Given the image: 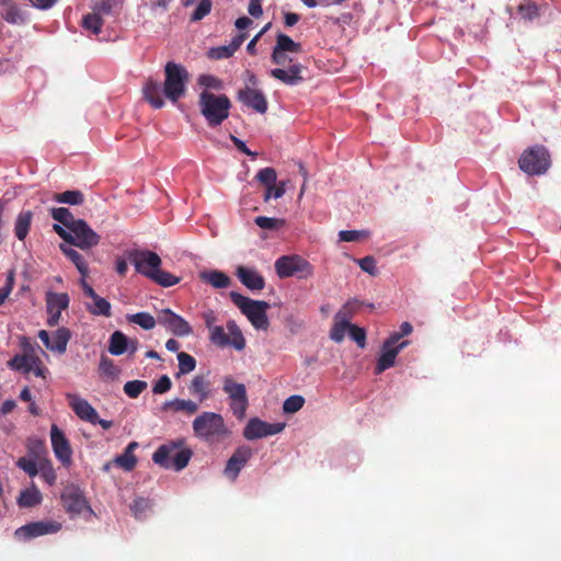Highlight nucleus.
I'll use <instances>...</instances> for the list:
<instances>
[{
  "mask_svg": "<svg viewBox=\"0 0 561 561\" xmlns=\"http://www.w3.org/2000/svg\"><path fill=\"white\" fill-rule=\"evenodd\" d=\"M69 230L73 236L71 244L82 250L91 249L100 242V236L83 219L73 222Z\"/></svg>",
  "mask_w": 561,
  "mask_h": 561,
  "instance_id": "nucleus-13",
  "label": "nucleus"
},
{
  "mask_svg": "<svg viewBox=\"0 0 561 561\" xmlns=\"http://www.w3.org/2000/svg\"><path fill=\"white\" fill-rule=\"evenodd\" d=\"M67 400L78 417L89 423L96 420V410L85 399L75 393H68Z\"/></svg>",
  "mask_w": 561,
  "mask_h": 561,
  "instance_id": "nucleus-22",
  "label": "nucleus"
},
{
  "mask_svg": "<svg viewBox=\"0 0 561 561\" xmlns=\"http://www.w3.org/2000/svg\"><path fill=\"white\" fill-rule=\"evenodd\" d=\"M227 330H228L229 335H231V337H232V340H230V342L234 346V348H237L239 351L243 350L245 343H244L243 335H242L239 327L237 325V323L232 320L228 321Z\"/></svg>",
  "mask_w": 561,
  "mask_h": 561,
  "instance_id": "nucleus-44",
  "label": "nucleus"
},
{
  "mask_svg": "<svg viewBox=\"0 0 561 561\" xmlns=\"http://www.w3.org/2000/svg\"><path fill=\"white\" fill-rule=\"evenodd\" d=\"M171 0H148V4L153 11L164 12L168 9Z\"/></svg>",
  "mask_w": 561,
  "mask_h": 561,
  "instance_id": "nucleus-63",
  "label": "nucleus"
},
{
  "mask_svg": "<svg viewBox=\"0 0 561 561\" xmlns=\"http://www.w3.org/2000/svg\"><path fill=\"white\" fill-rule=\"evenodd\" d=\"M256 226L261 229L274 230L283 226L284 221L277 218H271L265 216H259L254 219Z\"/></svg>",
  "mask_w": 561,
  "mask_h": 561,
  "instance_id": "nucleus-51",
  "label": "nucleus"
},
{
  "mask_svg": "<svg viewBox=\"0 0 561 561\" xmlns=\"http://www.w3.org/2000/svg\"><path fill=\"white\" fill-rule=\"evenodd\" d=\"M255 178L266 186L264 201H270L272 198L273 184H275L277 180L276 171L273 168H264L257 172Z\"/></svg>",
  "mask_w": 561,
  "mask_h": 561,
  "instance_id": "nucleus-32",
  "label": "nucleus"
},
{
  "mask_svg": "<svg viewBox=\"0 0 561 561\" xmlns=\"http://www.w3.org/2000/svg\"><path fill=\"white\" fill-rule=\"evenodd\" d=\"M301 70L302 66L300 64H291L271 70V76L287 85H297L302 81Z\"/></svg>",
  "mask_w": 561,
  "mask_h": 561,
  "instance_id": "nucleus-24",
  "label": "nucleus"
},
{
  "mask_svg": "<svg viewBox=\"0 0 561 561\" xmlns=\"http://www.w3.org/2000/svg\"><path fill=\"white\" fill-rule=\"evenodd\" d=\"M38 337L47 350L61 355L67 351L71 333L69 329L61 327L51 334L46 330H41L38 332Z\"/></svg>",
  "mask_w": 561,
  "mask_h": 561,
  "instance_id": "nucleus-14",
  "label": "nucleus"
},
{
  "mask_svg": "<svg viewBox=\"0 0 561 561\" xmlns=\"http://www.w3.org/2000/svg\"><path fill=\"white\" fill-rule=\"evenodd\" d=\"M32 5L39 10H48L50 9L57 0H28Z\"/></svg>",
  "mask_w": 561,
  "mask_h": 561,
  "instance_id": "nucleus-64",
  "label": "nucleus"
},
{
  "mask_svg": "<svg viewBox=\"0 0 561 561\" xmlns=\"http://www.w3.org/2000/svg\"><path fill=\"white\" fill-rule=\"evenodd\" d=\"M541 8L530 0L525 1L518 7V12L524 20L533 21L540 15Z\"/></svg>",
  "mask_w": 561,
  "mask_h": 561,
  "instance_id": "nucleus-43",
  "label": "nucleus"
},
{
  "mask_svg": "<svg viewBox=\"0 0 561 561\" xmlns=\"http://www.w3.org/2000/svg\"><path fill=\"white\" fill-rule=\"evenodd\" d=\"M285 423H267L259 417H252L243 430V436L248 440H254L283 432Z\"/></svg>",
  "mask_w": 561,
  "mask_h": 561,
  "instance_id": "nucleus-12",
  "label": "nucleus"
},
{
  "mask_svg": "<svg viewBox=\"0 0 561 561\" xmlns=\"http://www.w3.org/2000/svg\"><path fill=\"white\" fill-rule=\"evenodd\" d=\"M62 502L66 510L76 515L92 514L84 495L78 489H69L62 494Z\"/></svg>",
  "mask_w": 561,
  "mask_h": 561,
  "instance_id": "nucleus-20",
  "label": "nucleus"
},
{
  "mask_svg": "<svg viewBox=\"0 0 561 561\" xmlns=\"http://www.w3.org/2000/svg\"><path fill=\"white\" fill-rule=\"evenodd\" d=\"M234 51L229 45L218 46L209 50V57L213 59H225L232 56Z\"/></svg>",
  "mask_w": 561,
  "mask_h": 561,
  "instance_id": "nucleus-56",
  "label": "nucleus"
},
{
  "mask_svg": "<svg viewBox=\"0 0 561 561\" xmlns=\"http://www.w3.org/2000/svg\"><path fill=\"white\" fill-rule=\"evenodd\" d=\"M209 339L211 343L220 347H225L231 344L229 335L220 325H217L216 328L209 331Z\"/></svg>",
  "mask_w": 561,
  "mask_h": 561,
  "instance_id": "nucleus-45",
  "label": "nucleus"
},
{
  "mask_svg": "<svg viewBox=\"0 0 561 561\" xmlns=\"http://www.w3.org/2000/svg\"><path fill=\"white\" fill-rule=\"evenodd\" d=\"M357 264L364 272L368 273L369 275L374 276L377 274L376 261L373 256H365L357 260Z\"/></svg>",
  "mask_w": 561,
  "mask_h": 561,
  "instance_id": "nucleus-57",
  "label": "nucleus"
},
{
  "mask_svg": "<svg viewBox=\"0 0 561 561\" xmlns=\"http://www.w3.org/2000/svg\"><path fill=\"white\" fill-rule=\"evenodd\" d=\"M60 250L76 265L77 270L82 275V279H84L89 273V268L83 256L69 245L60 244Z\"/></svg>",
  "mask_w": 561,
  "mask_h": 561,
  "instance_id": "nucleus-31",
  "label": "nucleus"
},
{
  "mask_svg": "<svg viewBox=\"0 0 561 561\" xmlns=\"http://www.w3.org/2000/svg\"><path fill=\"white\" fill-rule=\"evenodd\" d=\"M350 337L357 343L360 348L366 345V332L363 328L351 324L348 329Z\"/></svg>",
  "mask_w": 561,
  "mask_h": 561,
  "instance_id": "nucleus-54",
  "label": "nucleus"
},
{
  "mask_svg": "<svg viewBox=\"0 0 561 561\" xmlns=\"http://www.w3.org/2000/svg\"><path fill=\"white\" fill-rule=\"evenodd\" d=\"M199 404L191 399H172L162 405L163 411L183 412L193 415L198 411Z\"/></svg>",
  "mask_w": 561,
  "mask_h": 561,
  "instance_id": "nucleus-27",
  "label": "nucleus"
},
{
  "mask_svg": "<svg viewBox=\"0 0 561 561\" xmlns=\"http://www.w3.org/2000/svg\"><path fill=\"white\" fill-rule=\"evenodd\" d=\"M229 296L255 329L267 330L268 319L266 311L270 308L268 302L250 299L237 291H230Z\"/></svg>",
  "mask_w": 561,
  "mask_h": 561,
  "instance_id": "nucleus-7",
  "label": "nucleus"
},
{
  "mask_svg": "<svg viewBox=\"0 0 561 561\" xmlns=\"http://www.w3.org/2000/svg\"><path fill=\"white\" fill-rule=\"evenodd\" d=\"M54 199L60 204L81 205L84 202V195L78 190H71L55 194Z\"/></svg>",
  "mask_w": 561,
  "mask_h": 561,
  "instance_id": "nucleus-37",
  "label": "nucleus"
},
{
  "mask_svg": "<svg viewBox=\"0 0 561 561\" xmlns=\"http://www.w3.org/2000/svg\"><path fill=\"white\" fill-rule=\"evenodd\" d=\"M148 383L142 380H131L124 385V392L131 399H136L147 388Z\"/></svg>",
  "mask_w": 561,
  "mask_h": 561,
  "instance_id": "nucleus-49",
  "label": "nucleus"
},
{
  "mask_svg": "<svg viewBox=\"0 0 561 561\" xmlns=\"http://www.w3.org/2000/svg\"><path fill=\"white\" fill-rule=\"evenodd\" d=\"M363 305L356 298L350 299L346 301L342 308L336 312L334 319H342L344 321H350L353 314L356 312L357 308Z\"/></svg>",
  "mask_w": 561,
  "mask_h": 561,
  "instance_id": "nucleus-41",
  "label": "nucleus"
},
{
  "mask_svg": "<svg viewBox=\"0 0 561 561\" xmlns=\"http://www.w3.org/2000/svg\"><path fill=\"white\" fill-rule=\"evenodd\" d=\"M305 404V398L299 394L288 397L283 403V411L288 414L298 412Z\"/></svg>",
  "mask_w": 561,
  "mask_h": 561,
  "instance_id": "nucleus-46",
  "label": "nucleus"
},
{
  "mask_svg": "<svg viewBox=\"0 0 561 561\" xmlns=\"http://www.w3.org/2000/svg\"><path fill=\"white\" fill-rule=\"evenodd\" d=\"M108 352L114 356H121L127 353V336L121 332L115 331L111 334L108 340Z\"/></svg>",
  "mask_w": 561,
  "mask_h": 561,
  "instance_id": "nucleus-33",
  "label": "nucleus"
},
{
  "mask_svg": "<svg viewBox=\"0 0 561 561\" xmlns=\"http://www.w3.org/2000/svg\"><path fill=\"white\" fill-rule=\"evenodd\" d=\"M198 106L209 127L219 126L229 116L231 102L225 94L204 90L199 94Z\"/></svg>",
  "mask_w": 561,
  "mask_h": 561,
  "instance_id": "nucleus-6",
  "label": "nucleus"
},
{
  "mask_svg": "<svg viewBox=\"0 0 561 561\" xmlns=\"http://www.w3.org/2000/svg\"><path fill=\"white\" fill-rule=\"evenodd\" d=\"M519 168L529 175H540L550 167V157L542 146H535L524 151L519 158Z\"/></svg>",
  "mask_w": 561,
  "mask_h": 561,
  "instance_id": "nucleus-9",
  "label": "nucleus"
},
{
  "mask_svg": "<svg viewBox=\"0 0 561 561\" xmlns=\"http://www.w3.org/2000/svg\"><path fill=\"white\" fill-rule=\"evenodd\" d=\"M275 270L280 278L296 276L305 279L312 275V265L299 255H283L275 262Z\"/></svg>",
  "mask_w": 561,
  "mask_h": 561,
  "instance_id": "nucleus-8",
  "label": "nucleus"
},
{
  "mask_svg": "<svg viewBox=\"0 0 561 561\" xmlns=\"http://www.w3.org/2000/svg\"><path fill=\"white\" fill-rule=\"evenodd\" d=\"M80 285L84 295L91 299V302L85 304V308L93 316H103L111 317V304L105 298L99 296L94 289L85 282V279L80 280Z\"/></svg>",
  "mask_w": 561,
  "mask_h": 561,
  "instance_id": "nucleus-19",
  "label": "nucleus"
},
{
  "mask_svg": "<svg viewBox=\"0 0 561 561\" xmlns=\"http://www.w3.org/2000/svg\"><path fill=\"white\" fill-rule=\"evenodd\" d=\"M115 463L125 470H131L136 465V457L131 453H123L115 458Z\"/></svg>",
  "mask_w": 561,
  "mask_h": 561,
  "instance_id": "nucleus-55",
  "label": "nucleus"
},
{
  "mask_svg": "<svg viewBox=\"0 0 561 561\" xmlns=\"http://www.w3.org/2000/svg\"><path fill=\"white\" fill-rule=\"evenodd\" d=\"M188 390L192 396L198 399V402H203L209 397L208 383L203 376H195Z\"/></svg>",
  "mask_w": 561,
  "mask_h": 561,
  "instance_id": "nucleus-34",
  "label": "nucleus"
},
{
  "mask_svg": "<svg viewBox=\"0 0 561 561\" xmlns=\"http://www.w3.org/2000/svg\"><path fill=\"white\" fill-rule=\"evenodd\" d=\"M222 390L228 394L231 400L230 408L233 415L241 420L245 415L248 408V396L247 389L243 383L234 381L231 377H225L222 383Z\"/></svg>",
  "mask_w": 561,
  "mask_h": 561,
  "instance_id": "nucleus-10",
  "label": "nucleus"
},
{
  "mask_svg": "<svg viewBox=\"0 0 561 561\" xmlns=\"http://www.w3.org/2000/svg\"><path fill=\"white\" fill-rule=\"evenodd\" d=\"M117 5L116 0H100L92 7L94 12H98L103 18L111 15L114 12V8Z\"/></svg>",
  "mask_w": 561,
  "mask_h": 561,
  "instance_id": "nucleus-50",
  "label": "nucleus"
},
{
  "mask_svg": "<svg viewBox=\"0 0 561 561\" xmlns=\"http://www.w3.org/2000/svg\"><path fill=\"white\" fill-rule=\"evenodd\" d=\"M70 299L66 293H46V309L48 313L47 323L55 327L59 323L61 312L69 306Z\"/></svg>",
  "mask_w": 561,
  "mask_h": 561,
  "instance_id": "nucleus-15",
  "label": "nucleus"
},
{
  "mask_svg": "<svg viewBox=\"0 0 561 561\" xmlns=\"http://www.w3.org/2000/svg\"><path fill=\"white\" fill-rule=\"evenodd\" d=\"M32 219L33 213L31 210H23L18 215L14 222V233L20 241H23L26 238Z\"/></svg>",
  "mask_w": 561,
  "mask_h": 561,
  "instance_id": "nucleus-30",
  "label": "nucleus"
},
{
  "mask_svg": "<svg viewBox=\"0 0 561 561\" xmlns=\"http://www.w3.org/2000/svg\"><path fill=\"white\" fill-rule=\"evenodd\" d=\"M53 229L61 239L71 244V240L73 237L71 230L67 229L65 226L59 224H55L53 226Z\"/></svg>",
  "mask_w": 561,
  "mask_h": 561,
  "instance_id": "nucleus-62",
  "label": "nucleus"
},
{
  "mask_svg": "<svg viewBox=\"0 0 561 561\" xmlns=\"http://www.w3.org/2000/svg\"><path fill=\"white\" fill-rule=\"evenodd\" d=\"M211 11L210 0H201L195 11L193 12L191 20L194 22L203 20Z\"/></svg>",
  "mask_w": 561,
  "mask_h": 561,
  "instance_id": "nucleus-52",
  "label": "nucleus"
},
{
  "mask_svg": "<svg viewBox=\"0 0 561 561\" xmlns=\"http://www.w3.org/2000/svg\"><path fill=\"white\" fill-rule=\"evenodd\" d=\"M367 232L364 230H341L339 232V238L344 242H354L357 241L360 237L366 236Z\"/></svg>",
  "mask_w": 561,
  "mask_h": 561,
  "instance_id": "nucleus-58",
  "label": "nucleus"
},
{
  "mask_svg": "<svg viewBox=\"0 0 561 561\" xmlns=\"http://www.w3.org/2000/svg\"><path fill=\"white\" fill-rule=\"evenodd\" d=\"M198 83L207 89L218 90L221 87L220 81L213 76H201Z\"/></svg>",
  "mask_w": 561,
  "mask_h": 561,
  "instance_id": "nucleus-60",
  "label": "nucleus"
},
{
  "mask_svg": "<svg viewBox=\"0 0 561 561\" xmlns=\"http://www.w3.org/2000/svg\"><path fill=\"white\" fill-rule=\"evenodd\" d=\"M0 12L3 19L11 24L24 22L23 15L13 0H0Z\"/></svg>",
  "mask_w": 561,
  "mask_h": 561,
  "instance_id": "nucleus-29",
  "label": "nucleus"
},
{
  "mask_svg": "<svg viewBox=\"0 0 561 561\" xmlns=\"http://www.w3.org/2000/svg\"><path fill=\"white\" fill-rule=\"evenodd\" d=\"M262 1L263 0H250L248 12L251 16L260 18L263 14Z\"/></svg>",
  "mask_w": 561,
  "mask_h": 561,
  "instance_id": "nucleus-61",
  "label": "nucleus"
},
{
  "mask_svg": "<svg viewBox=\"0 0 561 561\" xmlns=\"http://www.w3.org/2000/svg\"><path fill=\"white\" fill-rule=\"evenodd\" d=\"M43 495L34 483L20 492L16 503L22 508H31L41 504Z\"/></svg>",
  "mask_w": 561,
  "mask_h": 561,
  "instance_id": "nucleus-28",
  "label": "nucleus"
},
{
  "mask_svg": "<svg viewBox=\"0 0 561 561\" xmlns=\"http://www.w3.org/2000/svg\"><path fill=\"white\" fill-rule=\"evenodd\" d=\"M194 435L209 444L221 443L230 435V431L221 414L216 412H203L192 422Z\"/></svg>",
  "mask_w": 561,
  "mask_h": 561,
  "instance_id": "nucleus-4",
  "label": "nucleus"
},
{
  "mask_svg": "<svg viewBox=\"0 0 561 561\" xmlns=\"http://www.w3.org/2000/svg\"><path fill=\"white\" fill-rule=\"evenodd\" d=\"M99 369L101 374L110 379L117 378L119 369L115 366L114 362L105 356L101 357Z\"/></svg>",
  "mask_w": 561,
  "mask_h": 561,
  "instance_id": "nucleus-48",
  "label": "nucleus"
},
{
  "mask_svg": "<svg viewBox=\"0 0 561 561\" xmlns=\"http://www.w3.org/2000/svg\"><path fill=\"white\" fill-rule=\"evenodd\" d=\"M350 321H344L342 319H335V322H334V325L331 330V333H330V337L334 341V342H342L344 336H345V332L348 331L350 329Z\"/></svg>",
  "mask_w": 561,
  "mask_h": 561,
  "instance_id": "nucleus-47",
  "label": "nucleus"
},
{
  "mask_svg": "<svg viewBox=\"0 0 561 561\" xmlns=\"http://www.w3.org/2000/svg\"><path fill=\"white\" fill-rule=\"evenodd\" d=\"M178 362H179L178 376L188 374V373L193 371L196 367L195 358L185 352L178 353Z\"/></svg>",
  "mask_w": 561,
  "mask_h": 561,
  "instance_id": "nucleus-42",
  "label": "nucleus"
},
{
  "mask_svg": "<svg viewBox=\"0 0 561 561\" xmlns=\"http://www.w3.org/2000/svg\"><path fill=\"white\" fill-rule=\"evenodd\" d=\"M127 257L137 273L162 287H171L180 282L178 276L161 270V257L150 250L135 249L127 252Z\"/></svg>",
  "mask_w": 561,
  "mask_h": 561,
  "instance_id": "nucleus-2",
  "label": "nucleus"
},
{
  "mask_svg": "<svg viewBox=\"0 0 561 561\" xmlns=\"http://www.w3.org/2000/svg\"><path fill=\"white\" fill-rule=\"evenodd\" d=\"M252 457V449L249 446L242 445L238 447L231 457L228 459L224 474L231 481H234L242 468Z\"/></svg>",
  "mask_w": 561,
  "mask_h": 561,
  "instance_id": "nucleus-18",
  "label": "nucleus"
},
{
  "mask_svg": "<svg viewBox=\"0 0 561 561\" xmlns=\"http://www.w3.org/2000/svg\"><path fill=\"white\" fill-rule=\"evenodd\" d=\"M50 443L55 457L65 467H69L72 462V449L62 431L55 424L50 428Z\"/></svg>",
  "mask_w": 561,
  "mask_h": 561,
  "instance_id": "nucleus-16",
  "label": "nucleus"
},
{
  "mask_svg": "<svg viewBox=\"0 0 561 561\" xmlns=\"http://www.w3.org/2000/svg\"><path fill=\"white\" fill-rule=\"evenodd\" d=\"M171 386H172L171 379L167 375H163L154 383L152 391L156 394L165 393L171 389Z\"/></svg>",
  "mask_w": 561,
  "mask_h": 561,
  "instance_id": "nucleus-59",
  "label": "nucleus"
},
{
  "mask_svg": "<svg viewBox=\"0 0 561 561\" xmlns=\"http://www.w3.org/2000/svg\"><path fill=\"white\" fill-rule=\"evenodd\" d=\"M192 455L184 439H176L161 445L152 455V460L164 469L181 471L188 465Z\"/></svg>",
  "mask_w": 561,
  "mask_h": 561,
  "instance_id": "nucleus-5",
  "label": "nucleus"
},
{
  "mask_svg": "<svg viewBox=\"0 0 561 561\" xmlns=\"http://www.w3.org/2000/svg\"><path fill=\"white\" fill-rule=\"evenodd\" d=\"M127 320L130 323L139 325L144 330H152L158 322V318L154 319V317H152L148 312H137L128 314Z\"/></svg>",
  "mask_w": 561,
  "mask_h": 561,
  "instance_id": "nucleus-35",
  "label": "nucleus"
},
{
  "mask_svg": "<svg viewBox=\"0 0 561 561\" xmlns=\"http://www.w3.org/2000/svg\"><path fill=\"white\" fill-rule=\"evenodd\" d=\"M409 343V341H402L400 344L397 345V347H386V345L382 344L381 352L375 368L376 374H381L386 369H389L392 366H394L398 354L404 347H407Z\"/></svg>",
  "mask_w": 561,
  "mask_h": 561,
  "instance_id": "nucleus-23",
  "label": "nucleus"
},
{
  "mask_svg": "<svg viewBox=\"0 0 561 561\" xmlns=\"http://www.w3.org/2000/svg\"><path fill=\"white\" fill-rule=\"evenodd\" d=\"M199 278L216 289H224L230 286L231 278L218 270H205L198 274Z\"/></svg>",
  "mask_w": 561,
  "mask_h": 561,
  "instance_id": "nucleus-26",
  "label": "nucleus"
},
{
  "mask_svg": "<svg viewBox=\"0 0 561 561\" xmlns=\"http://www.w3.org/2000/svg\"><path fill=\"white\" fill-rule=\"evenodd\" d=\"M237 277L250 290L259 291L265 286L263 276L254 268L238 266Z\"/></svg>",
  "mask_w": 561,
  "mask_h": 561,
  "instance_id": "nucleus-25",
  "label": "nucleus"
},
{
  "mask_svg": "<svg viewBox=\"0 0 561 561\" xmlns=\"http://www.w3.org/2000/svg\"><path fill=\"white\" fill-rule=\"evenodd\" d=\"M16 466L26 472L30 477H35L38 474V463L32 459L22 457L16 461Z\"/></svg>",
  "mask_w": 561,
  "mask_h": 561,
  "instance_id": "nucleus-53",
  "label": "nucleus"
},
{
  "mask_svg": "<svg viewBox=\"0 0 561 561\" xmlns=\"http://www.w3.org/2000/svg\"><path fill=\"white\" fill-rule=\"evenodd\" d=\"M301 46L299 43L294 42L288 35L279 33L276 36V44L272 53V61L280 67H286L295 61L291 55L299 54Z\"/></svg>",
  "mask_w": 561,
  "mask_h": 561,
  "instance_id": "nucleus-11",
  "label": "nucleus"
},
{
  "mask_svg": "<svg viewBox=\"0 0 561 561\" xmlns=\"http://www.w3.org/2000/svg\"><path fill=\"white\" fill-rule=\"evenodd\" d=\"M238 99L243 105L253 108L260 114H264L267 111V101L264 94L256 89L247 87L240 90Z\"/></svg>",
  "mask_w": 561,
  "mask_h": 561,
  "instance_id": "nucleus-21",
  "label": "nucleus"
},
{
  "mask_svg": "<svg viewBox=\"0 0 561 561\" xmlns=\"http://www.w3.org/2000/svg\"><path fill=\"white\" fill-rule=\"evenodd\" d=\"M20 347L22 348V354L14 355L7 363V366L11 370L20 371L25 375L33 373L36 377L46 378L48 369L43 365L38 356V352H43L41 347L32 343L26 336L20 337Z\"/></svg>",
  "mask_w": 561,
  "mask_h": 561,
  "instance_id": "nucleus-3",
  "label": "nucleus"
},
{
  "mask_svg": "<svg viewBox=\"0 0 561 561\" xmlns=\"http://www.w3.org/2000/svg\"><path fill=\"white\" fill-rule=\"evenodd\" d=\"M51 217L65 226L67 229H70L78 219H75L71 211L66 207L51 208L50 210Z\"/></svg>",
  "mask_w": 561,
  "mask_h": 561,
  "instance_id": "nucleus-38",
  "label": "nucleus"
},
{
  "mask_svg": "<svg viewBox=\"0 0 561 561\" xmlns=\"http://www.w3.org/2000/svg\"><path fill=\"white\" fill-rule=\"evenodd\" d=\"M129 507L134 516L140 520L150 512L151 502L146 497H136Z\"/></svg>",
  "mask_w": 561,
  "mask_h": 561,
  "instance_id": "nucleus-39",
  "label": "nucleus"
},
{
  "mask_svg": "<svg viewBox=\"0 0 561 561\" xmlns=\"http://www.w3.org/2000/svg\"><path fill=\"white\" fill-rule=\"evenodd\" d=\"M165 80L163 87L153 79H148L142 88L145 100L154 108L164 106V95L171 103L175 104L185 94L188 81L187 70L173 61L164 67Z\"/></svg>",
  "mask_w": 561,
  "mask_h": 561,
  "instance_id": "nucleus-1",
  "label": "nucleus"
},
{
  "mask_svg": "<svg viewBox=\"0 0 561 561\" xmlns=\"http://www.w3.org/2000/svg\"><path fill=\"white\" fill-rule=\"evenodd\" d=\"M81 25L85 31L96 35L101 32L103 25V16L92 10L91 13H88L82 18Z\"/></svg>",
  "mask_w": 561,
  "mask_h": 561,
  "instance_id": "nucleus-36",
  "label": "nucleus"
},
{
  "mask_svg": "<svg viewBox=\"0 0 561 561\" xmlns=\"http://www.w3.org/2000/svg\"><path fill=\"white\" fill-rule=\"evenodd\" d=\"M158 323L178 336H187L192 333L190 323L170 309H163L158 314Z\"/></svg>",
  "mask_w": 561,
  "mask_h": 561,
  "instance_id": "nucleus-17",
  "label": "nucleus"
},
{
  "mask_svg": "<svg viewBox=\"0 0 561 561\" xmlns=\"http://www.w3.org/2000/svg\"><path fill=\"white\" fill-rule=\"evenodd\" d=\"M38 473L47 484L53 485L56 482L57 476L50 460L39 459Z\"/></svg>",
  "mask_w": 561,
  "mask_h": 561,
  "instance_id": "nucleus-40",
  "label": "nucleus"
}]
</instances>
